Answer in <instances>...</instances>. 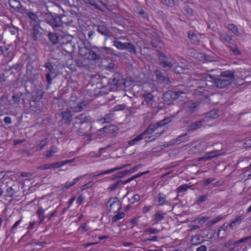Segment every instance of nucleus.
<instances>
[{"label": "nucleus", "instance_id": "nucleus-13", "mask_svg": "<svg viewBox=\"0 0 251 251\" xmlns=\"http://www.w3.org/2000/svg\"><path fill=\"white\" fill-rule=\"evenodd\" d=\"M89 103L88 100H85L78 103L76 105H72L71 108L74 112H79L82 111L84 108Z\"/></svg>", "mask_w": 251, "mask_h": 251}, {"label": "nucleus", "instance_id": "nucleus-39", "mask_svg": "<svg viewBox=\"0 0 251 251\" xmlns=\"http://www.w3.org/2000/svg\"><path fill=\"white\" fill-rule=\"evenodd\" d=\"M207 195H203L198 197L196 199V203L198 205L201 204L207 200Z\"/></svg>", "mask_w": 251, "mask_h": 251}, {"label": "nucleus", "instance_id": "nucleus-23", "mask_svg": "<svg viewBox=\"0 0 251 251\" xmlns=\"http://www.w3.org/2000/svg\"><path fill=\"white\" fill-rule=\"evenodd\" d=\"M203 122L204 121L201 120L191 124L188 126V130H193L201 128L202 126Z\"/></svg>", "mask_w": 251, "mask_h": 251}, {"label": "nucleus", "instance_id": "nucleus-30", "mask_svg": "<svg viewBox=\"0 0 251 251\" xmlns=\"http://www.w3.org/2000/svg\"><path fill=\"white\" fill-rule=\"evenodd\" d=\"M221 40L227 43H230L232 40L231 37L226 33H221L220 34Z\"/></svg>", "mask_w": 251, "mask_h": 251}, {"label": "nucleus", "instance_id": "nucleus-57", "mask_svg": "<svg viewBox=\"0 0 251 251\" xmlns=\"http://www.w3.org/2000/svg\"><path fill=\"white\" fill-rule=\"evenodd\" d=\"M185 11L189 15H191L193 14V10L192 8L188 6H186L184 7Z\"/></svg>", "mask_w": 251, "mask_h": 251}, {"label": "nucleus", "instance_id": "nucleus-59", "mask_svg": "<svg viewBox=\"0 0 251 251\" xmlns=\"http://www.w3.org/2000/svg\"><path fill=\"white\" fill-rule=\"evenodd\" d=\"M104 123H109L112 121L111 116L110 115H106L103 118Z\"/></svg>", "mask_w": 251, "mask_h": 251}, {"label": "nucleus", "instance_id": "nucleus-29", "mask_svg": "<svg viewBox=\"0 0 251 251\" xmlns=\"http://www.w3.org/2000/svg\"><path fill=\"white\" fill-rule=\"evenodd\" d=\"M117 212L118 213L116 215L112 217L111 221L112 223H115L123 219L126 215L125 213L124 212H119V211Z\"/></svg>", "mask_w": 251, "mask_h": 251}, {"label": "nucleus", "instance_id": "nucleus-54", "mask_svg": "<svg viewBox=\"0 0 251 251\" xmlns=\"http://www.w3.org/2000/svg\"><path fill=\"white\" fill-rule=\"evenodd\" d=\"M50 73L52 72H48L46 75L47 83L49 85H50L52 83V78L51 76Z\"/></svg>", "mask_w": 251, "mask_h": 251}, {"label": "nucleus", "instance_id": "nucleus-40", "mask_svg": "<svg viewBox=\"0 0 251 251\" xmlns=\"http://www.w3.org/2000/svg\"><path fill=\"white\" fill-rule=\"evenodd\" d=\"M226 216H222V215H219L216 216L215 218L211 220L210 221L211 225H214L217 224V223L221 221Z\"/></svg>", "mask_w": 251, "mask_h": 251}, {"label": "nucleus", "instance_id": "nucleus-18", "mask_svg": "<svg viewBox=\"0 0 251 251\" xmlns=\"http://www.w3.org/2000/svg\"><path fill=\"white\" fill-rule=\"evenodd\" d=\"M129 165H130V164H126V165H122V166H120V167H117L114 168L113 169H109V170H106V171L100 172V173H99V174H98L97 175H96L95 176H101V175H103L109 174L112 173H113V172H115L116 171H118V170L123 169L124 168L126 167V166H129Z\"/></svg>", "mask_w": 251, "mask_h": 251}, {"label": "nucleus", "instance_id": "nucleus-43", "mask_svg": "<svg viewBox=\"0 0 251 251\" xmlns=\"http://www.w3.org/2000/svg\"><path fill=\"white\" fill-rule=\"evenodd\" d=\"M186 135H187V134L186 133H184V134H181L180 135L178 136V137L176 138V143L180 144L181 143L184 142L188 140H189L188 138H184V137L185 136H186Z\"/></svg>", "mask_w": 251, "mask_h": 251}, {"label": "nucleus", "instance_id": "nucleus-3", "mask_svg": "<svg viewBox=\"0 0 251 251\" xmlns=\"http://www.w3.org/2000/svg\"><path fill=\"white\" fill-rule=\"evenodd\" d=\"M60 117L59 126L61 130L60 133L63 134L69 133L71 129L70 123L73 119V114L71 111L67 109L60 114Z\"/></svg>", "mask_w": 251, "mask_h": 251}, {"label": "nucleus", "instance_id": "nucleus-20", "mask_svg": "<svg viewBox=\"0 0 251 251\" xmlns=\"http://www.w3.org/2000/svg\"><path fill=\"white\" fill-rule=\"evenodd\" d=\"M221 77H226L231 80L234 78V72L231 70H226L222 72L220 75Z\"/></svg>", "mask_w": 251, "mask_h": 251}, {"label": "nucleus", "instance_id": "nucleus-33", "mask_svg": "<svg viewBox=\"0 0 251 251\" xmlns=\"http://www.w3.org/2000/svg\"><path fill=\"white\" fill-rule=\"evenodd\" d=\"M208 146L209 145H208L207 142H201L200 143L195 146L194 148H195L196 150H199V151H200L201 150H206Z\"/></svg>", "mask_w": 251, "mask_h": 251}, {"label": "nucleus", "instance_id": "nucleus-51", "mask_svg": "<svg viewBox=\"0 0 251 251\" xmlns=\"http://www.w3.org/2000/svg\"><path fill=\"white\" fill-rule=\"evenodd\" d=\"M120 181H117L114 183H112L110 185L109 187V189L110 191H113L116 189L118 186V185L120 184Z\"/></svg>", "mask_w": 251, "mask_h": 251}, {"label": "nucleus", "instance_id": "nucleus-16", "mask_svg": "<svg viewBox=\"0 0 251 251\" xmlns=\"http://www.w3.org/2000/svg\"><path fill=\"white\" fill-rule=\"evenodd\" d=\"M218 156V152L216 151H213L206 152L203 156L199 158V161H207L210 160Z\"/></svg>", "mask_w": 251, "mask_h": 251}, {"label": "nucleus", "instance_id": "nucleus-14", "mask_svg": "<svg viewBox=\"0 0 251 251\" xmlns=\"http://www.w3.org/2000/svg\"><path fill=\"white\" fill-rule=\"evenodd\" d=\"M48 22L52 27H59L61 25V18L58 16L48 17Z\"/></svg>", "mask_w": 251, "mask_h": 251}, {"label": "nucleus", "instance_id": "nucleus-31", "mask_svg": "<svg viewBox=\"0 0 251 251\" xmlns=\"http://www.w3.org/2000/svg\"><path fill=\"white\" fill-rule=\"evenodd\" d=\"M227 27L235 35H238L240 34L238 28L236 25L233 24H229L227 25Z\"/></svg>", "mask_w": 251, "mask_h": 251}, {"label": "nucleus", "instance_id": "nucleus-45", "mask_svg": "<svg viewBox=\"0 0 251 251\" xmlns=\"http://www.w3.org/2000/svg\"><path fill=\"white\" fill-rule=\"evenodd\" d=\"M218 115V111L216 109L211 110L208 113V116L212 119L216 118Z\"/></svg>", "mask_w": 251, "mask_h": 251}, {"label": "nucleus", "instance_id": "nucleus-44", "mask_svg": "<svg viewBox=\"0 0 251 251\" xmlns=\"http://www.w3.org/2000/svg\"><path fill=\"white\" fill-rule=\"evenodd\" d=\"M48 143V139L46 138L44 140H42L39 143V144L37 146V150L38 151L42 150L47 144Z\"/></svg>", "mask_w": 251, "mask_h": 251}, {"label": "nucleus", "instance_id": "nucleus-56", "mask_svg": "<svg viewBox=\"0 0 251 251\" xmlns=\"http://www.w3.org/2000/svg\"><path fill=\"white\" fill-rule=\"evenodd\" d=\"M125 106H126L124 104L116 105L114 107V110L115 111L122 110L125 108Z\"/></svg>", "mask_w": 251, "mask_h": 251}, {"label": "nucleus", "instance_id": "nucleus-11", "mask_svg": "<svg viewBox=\"0 0 251 251\" xmlns=\"http://www.w3.org/2000/svg\"><path fill=\"white\" fill-rule=\"evenodd\" d=\"M27 16L31 21V24L33 25L34 31L35 32L37 31V33H38L40 27V20L39 19L38 16L32 12H28L27 13Z\"/></svg>", "mask_w": 251, "mask_h": 251}, {"label": "nucleus", "instance_id": "nucleus-64", "mask_svg": "<svg viewBox=\"0 0 251 251\" xmlns=\"http://www.w3.org/2000/svg\"><path fill=\"white\" fill-rule=\"evenodd\" d=\"M196 251H207L206 247L204 245H201L197 249Z\"/></svg>", "mask_w": 251, "mask_h": 251}, {"label": "nucleus", "instance_id": "nucleus-46", "mask_svg": "<svg viewBox=\"0 0 251 251\" xmlns=\"http://www.w3.org/2000/svg\"><path fill=\"white\" fill-rule=\"evenodd\" d=\"M145 232L148 233L149 234H156L159 232V230L153 227H149L147 228L145 231Z\"/></svg>", "mask_w": 251, "mask_h": 251}, {"label": "nucleus", "instance_id": "nucleus-38", "mask_svg": "<svg viewBox=\"0 0 251 251\" xmlns=\"http://www.w3.org/2000/svg\"><path fill=\"white\" fill-rule=\"evenodd\" d=\"M145 101L146 103H149L153 100L154 97L151 93H147L143 95Z\"/></svg>", "mask_w": 251, "mask_h": 251}, {"label": "nucleus", "instance_id": "nucleus-53", "mask_svg": "<svg viewBox=\"0 0 251 251\" xmlns=\"http://www.w3.org/2000/svg\"><path fill=\"white\" fill-rule=\"evenodd\" d=\"M215 180V178L213 177H209L208 178L205 179L203 181V185L204 186H207L210 183H211L212 182L214 181Z\"/></svg>", "mask_w": 251, "mask_h": 251}, {"label": "nucleus", "instance_id": "nucleus-27", "mask_svg": "<svg viewBox=\"0 0 251 251\" xmlns=\"http://www.w3.org/2000/svg\"><path fill=\"white\" fill-rule=\"evenodd\" d=\"M149 173H150V171H147L143 172H141V173H138V174L133 176L131 177L128 178L126 180H125V181L124 183V184L129 183L130 181H131L132 180H134V179L139 178V177L142 176H143L144 175L149 174Z\"/></svg>", "mask_w": 251, "mask_h": 251}, {"label": "nucleus", "instance_id": "nucleus-37", "mask_svg": "<svg viewBox=\"0 0 251 251\" xmlns=\"http://www.w3.org/2000/svg\"><path fill=\"white\" fill-rule=\"evenodd\" d=\"M9 4L10 7L14 9H19L20 7V2L17 0H9Z\"/></svg>", "mask_w": 251, "mask_h": 251}, {"label": "nucleus", "instance_id": "nucleus-61", "mask_svg": "<svg viewBox=\"0 0 251 251\" xmlns=\"http://www.w3.org/2000/svg\"><path fill=\"white\" fill-rule=\"evenodd\" d=\"M132 199L133 200V202H138L140 200V196L138 194H135L132 197Z\"/></svg>", "mask_w": 251, "mask_h": 251}, {"label": "nucleus", "instance_id": "nucleus-63", "mask_svg": "<svg viewBox=\"0 0 251 251\" xmlns=\"http://www.w3.org/2000/svg\"><path fill=\"white\" fill-rule=\"evenodd\" d=\"M75 200V197L74 196L68 201V208H69L73 204Z\"/></svg>", "mask_w": 251, "mask_h": 251}, {"label": "nucleus", "instance_id": "nucleus-47", "mask_svg": "<svg viewBox=\"0 0 251 251\" xmlns=\"http://www.w3.org/2000/svg\"><path fill=\"white\" fill-rule=\"evenodd\" d=\"M127 176V171L126 170L118 172L115 175L116 178H123L124 176Z\"/></svg>", "mask_w": 251, "mask_h": 251}, {"label": "nucleus", "instance_id": "nucleus-50", "mask_svg": "<svg viewBox=\"0 0 251 251\" xmlns=\"http://www.w3.org/2000/svg\"><path fill=\"white\" fill-rule=\"evenodd\" d=\"M230 50L232 51L234 54L236 55H239L241 54V52L237 47L232 48L229 47Z\"/></svg>", "mask_w": 251, "mask_h": 251}, {"label": "nucleus", "instance_id": "nucleus-1", "mask_svg": "<svg viewBox=\"0 0 251 251\" xmlns=\"http://www.w3.org/2000/svg\"><path fill=\"white\" fill-rule=\"evenodd\" d=\"M231 83V81L228 78H217L213 75H207L204 79L197 81L196 83L197 88L193 93V97L200 100L207 99L212 94L209 89H212L214 87V85L216 87L222 89Z\"/></svg>", "mask_w": 251, "mask_h": 251}, {"label": "nucleus", "instance_id": "nucleus-15", "mask_svg": "<svg viewBox=\"0 0 251 251\" xmlns=\"http://www.w3.org/2000/svg\"><path fill=\"white\" fill-rule=\"evenodd\" d=\"M154 201L157 206H163L166 202V196L163 193H159L155 197Z\"/></svg>", "mask_w": 251, "mask_h": 251}, {"label": "nucleus", "instance_id": "nucleus-28", "mask_svg": "<svg viewBox=\"0 0 251 251\" xmlns=\"http://www.w3.org/2000/svg\"><path fill=\"white\" fill-rule=\"evenodd\" d=\"M188 36L191 42L193 44H197L200 41L198 36L194 32H189Z\"/></svg>", "mask_w": 251, "mask_h": 251}, {"label": "nucleus", "instance_id": "nucleus-21", "mask_svg": "<svg viewBox=\"0 0 251 251\" xmlns=\"http://www.w3.org/2000/svg\"><path fill=\"white\" fill-rule=\"evenodd\" d=\"M200 102V101H196L189 104L187 107L188 111L190 113L196 111L199 108Z\"/></svg>", "mask_w": 251, "mask_h": 251}, {"label": "nucleus", "instance_id": "nucleus-10", "mask_svg": "<svg viewBox=\"0 0 251 251\" xmlns=\"http://www.w3.org/2000/svg\"><path fill=\"white\" fill-rule=\"evenodd\" d=\"M114 46L119 50H128L130 52L135 53L136 49L133 44L131 43H123L120 41H115L114 42Z\"/></svg>", "mask_w": 251, "mask_h": 251}, {"label": "nucleus", "instance_id": "nucleus-26", "mask_svg": "<svg viewBox=\"0 0 251 251\" xmlns=\"http://www.w3.org/2000/svg\"><path fill=\"white\" fill-rule=\"evenodd\" d=\"M58 151V148L55 146H52L49 150L46 151V157L47 158H50Z\"/></svg>", "mask_w": 251, "mask_h": 251}, {"label": "nucleus", "instance_id": "nucleus-12", "mask_svg": "<svg viewBox=\"0 0 251 251\" xmlns=\"http://www.w3.org/2000/svg\"><path fill=\"white\" fill-rule=\"evenodd\" d=\"M154 73L156 76V80L159 83H164L168 84L170 82L169 77L164 73L158 70L154 71Z\"/></svg>", "mask_w": 251, "mask_h": 251}, {"label": "nucleus", "instance_id": "nucleus-9", "mask_svg": "<svg viewBox=\"0 0 251 251\" xmlns=\"http://www.w3.org/2000/svg\"><path fill=\"white\" fill-rule=\"evenodd\" d=\"M158 56L159 60V65L161 67L167 70H169L173 67V63L168 60V57L164 53L159 52Z\"/></svg>", "mask_w": 251, "mask_h": 251}, {"label": "nucleus", "instance_id": "nucleus-55", "mask_svg": "<svg viewBox=\"0 0 251 251\" xmlns=\"http://www.w3.org/2000/svg\"><path fill=\"white\" fill-rule=\"evenodd\" d=\"M84 200V197L81 194L80 195L78 198L76 199V202L78 205H80L83 202Z\"/></svg>", "mask_w": 251, "mask_h": 251}, {"label": "nucleus", "instance_id": "nucleus-48", "mask_svg": "<svg viewBox=\"0 0 251 251\" xmlns=\"http://www.w3.org/2000/svg\"><path fill=\"white\" fill-rule=\"evenodd\" d=\"M7 195L10 197H13L15 195V191L12 187H8L6 190Z\"/></svg>", "mask_w": 251, "mask_h": 251}, {"label": "nucleus", "instance_id": "nucleus-32", "mask_svg": "<svg viewBox=\"0 0 251 251\" xmlns=\"http://www.w3.org/2000/svg\"><path fill=\"white\" fill-rule=\"evenodd\" d=\"M187 68L182 67L180 66H176L175 69V73L178 74H185L188 72Z\"/></svg>", "mask_w": 251, "mask_h": 251}, {"label": "nucleus", "instance_id": "nucleus-22", "mask_svg": "<svg viewBox=\"0 0 251 251\" xmlns=\"http://www.w3.org/2000/svg\"><path fill=\"white\" fill-rule=\"evenodd\" d=\"M243 219V216L242 215L238 216L235 219L230 222L228 226L230 228L233 229L237 225L240 224Z\"/></svg>", "mask_w": 251, "mask_h": 251}, {"label": "nucleus", "instance_id": "nucleus-35", "mask_svg": "<svg viewBox=\"0 0 251 251\" xmlns=\"http://www.w3.org/2000/svg\"><path fill=\"white\" fill-rule=\"evenodd\" d=\"M49 38L50 42L53 44H55L58 43V36L56 33H49Z\"/></svg>", "mask_w": 251, "mask_h": 251}, {"label": "nucleus", "instance_id": "nucleus-41", "mask_svg": "<svg viewBox=\"0 0 251 251\" xmlns=\"http://www.w3.org/2000/svg\"><path fill=\"white\" fill-rule=\"evenodd\" d=\"M141 166L142 165L138 164L129 170H126V171H127V175L135 173L137 170H138L140 168Z\"/></svg>", "mask_w": 251, "mask_h": 251}, {"label": "nucleus", "instance_id": "nucleus-25", "mask_svg": "<svg viewBox=\"0 0 251 251\" xmlns=\"http://www.w3.org/2000/svg\"><path fill=\"white\" fill-rule=\"evenodd\" d=\"M44 93L40 91H37L35 95L32 96L31 101L33 102L39 101L43 98Z\"/></svg>", "mask_w": 251, "mask_h": 251}, {"label": "nucleus", "instance_id": "nucleus-19", "mask_svg": "<svg viewBox=\"0 0 251 251\" xmlns=\"http://www.w3.org/2000/svg\"><path fill=\"white\" fill-rule=\"evenodd\" d=\"M165 215V213L160 210L158 211L154 214L152 221L155 222V224H158L163 220Z\"/></svg>", "mask_w": 251, "mask_h": 251}, {"label": "nucleus", "instance_id": "nucleus-24", "mask_svg": "<svg viewBox=\"0 0 251 251\" xmlns=\"http://www.w3.org/2000/svg\"><path fill=\"white\" fill-rule=\"evenodd\" d=\"M184 92L182 91H168L164 94V96L166 97L167 95H169L172 99H176L179 98L181 94H183Z\"/></svg>", "mask_w": 251, "mask_h": 251}, {"label": "nucleus", "instance_id": "nucleus-58", "mask_svg": "<svg viewBox=\"0 0 251 251\" xmlns=\"http://www.w3.org/2000/svg\"><path fill=\"white\" fill-rule=\"evenodd\" d=\"M45 67L49 70L50 72H52V71L53 69V66L51 65V63L49 62H47L45 64Z\"/></svg>", "mask_w": 251, "mask_h": 251}, {"label": "nucleus", "instance_id": "nucleus-6", "mask_svg": "<svg viewBox=\"0 0 251 251\" xmlns=\"http://www.w3.org/2000/svg\"><path fill=\"white\" fill-rule=\"evenodd\" d=\"M152 126H149L147 129L142 132L141 134L137 135L136 137L133 138L132 140H129L128 142V144L129 146H134L135 145L137 142L139 141L142 140L143 139H145L146 142H149L151 141H152L151 138H149L148 137V133L149 131L151 130V128Z\"/></svg>", "mask_w": 251, "mask_h": 251}, {"label": "nucleus", "instance_id": "nucleus-62", "mask_svg": "<svg viewBox=\"0 0 251 251\" xmlns=\"http://www.w3.org/2000/svg\"><path fill=\"white\" fill-rule=\"evenodd\" d=\"M22 222V218H21L17 221H16L15 224L12 226L11 229H14L17 228V226L21 223Z\"/></svg>", "mask_w": 251, "mask_h": 251}, {"label": "nucleus", "instance_id": "nucleus-42", "mask_svg": "<svg viewBox=\"0 0 251 251\" xmlns=\"http://www.w3.org/2000/svg\"><path fill=\"white\" fill-rule=\"evenodd\" d=\"M209 219L207 216H202L198 217L195 219V221L197 222L199 224L202 225L204 224Z\"/></svg>", "mask_w": 251, "mask_h": 251}, {"label": "nucleus", "instance_id": "nucleus-4", "mask_svg": "<svg viewBox=\"0 0 251 251\" xmlns=\"http://www.w3.org/2000/svg\"><path fill=\"white\" fill-rule=\"evenodd\" d=\"M78 53L85 59L96 60L100 58L99 55L96 52L86 47L79 48Z\"/></svg>", "mask_w": 251, "mask_h": 251}, {"label": "nucleus", "instance_id": "nucleus-36", "mask_svg": "<svg viewBox=\"0 0 251 251\" xmlns=\"http://www.w3.org/2000/svg\"><path fill=\"white\" fill-rule=\"evenodd\" d=\"M200 235H196L192 238L191 242L194 245H198L202 241Z\"/></svg>", "mask_w": 251, "mask_h": 251}, {"label": "nucleus", "instance_id": "nucleus-49", "mask_svg": "<svg viewBox=\"0 0 251 251\" xmlns=\"http://www.w3.org/2000/svg\"><path fill=\"white\" fill-rule=\"evenodd\" d=\"M189 187L190 186L186 184L182 185L177 188V191L178 193L185 191L189 188Z\"/></svg>", "mask_w": 251, "mask_h": 251}, {"label": "nucleus", "instance_id": "nucleus-8", "mask_svg": "<svg viewBox=\"0 0 251 251\" xmlns=\"http://www.w3.org/2000/svg\"><path fill=\"white\" fill-rule=\"evenodd\" d=\"M164 125H165V123L163 122V120L155 124L149 125V126H152V127H151V130L148 132L149 138H151L152 140H154L155 139L156 137H159L161 133H160L155 132L158 127H162Z\"/></svg>", "mask_w": 251, "mask_h": 251}, {"label": "nucleus", "instance_id": "nucleus-17", "mask_svg": "<svg viewBox=\"0 0 251 251\" xmlns=\"http://www.w3.org/2000/svg\"><path fill=\"white\" fill-rule=\"evenodd\" d=\"M75 159H67L65 160L60 162H56L54 163H51V169H54V168H60L62 167V166L70 163L74 162L75 161Z\"/></svg>", "mask_w": 251, "mask_h": 251}, {"label": "nucleus", "instance_id": "nucleus-7", "mask_svg": "<svg viewBox=\"0 0 251 251\" xmlns=\"http://www.w3.org/2000/svg\"><path fill=\"white\" fill-rule=\"evenodd\" d=\"M107 204L109 205V211L117 213L122 207V203L117 197H112L109 199Z\"/></svg>", "mask_w": 251, "mask_h": 251}, {"label": "nucleus", "instance_id": "nucleus-52", "mask_svg": "<svg viewBox=\"0 0 251 251\" xmlns=\"http://www.w3.org/2000/svg\"><path fill=\"white\" fill-rule=\"evenodd\" d=\"M38 168L42 170H45L51 169V163H50V164L47 163V164H45L42 165L40 166H39L38 167Z\"/></svg>", "mask_w": 251, "mask_h": 251}, {"label": "nucleus", "instance_id": "nucleus-34", "mask_svg": "<svg viewBox=\"0 0 251 251\" xmlns=\"http://www.w3.org/2000/svg\"><path fill=\"white\" fill-rule=\"evenodd\" d=\"M97 31L103 35H107L108 31L107 27L103 25H99L97 27Z\"/></svg>", "mask_w": 251, "mask_h": 251}, {"label": "nucleus", "instance_id": "nucleus-60", "mask_svg": "<svg viewBox=\"0 0 251 251\" xmlns=\"http://www.w3.org/2000/svg\"><path fill=\"white\" fill-rule=\"evenodd\" d=\"M151 205H145L143 208L142 212L143 213H147L151 210Z\"/></svg>", "mask_w": 251, "mask_h": 251}, {"label": "nucleus", "instance_id": "nucleus-5", "mask_svg": "<svg viewBox=\"0 0 251 251\" xmlns=\"http://www.w3.org/2000/svg\"><path fill=\"white\" fill-rule=\"evenodd\" d=\"M58 207H56L53 211L50 212V214L47 217L45 215L46 209H43L42 207H39L36 212V214L39 219V224H42L46 218L48 221L51 220L52 218L56 216V214L58 212L57 209Z\"/></svg>", "mask_w": 251, "mask_h": 251}, {"label": "nucleus", "instance_id": "nucleus-2", "mask_svg": "<svg viewBox=\"0 0 251 251\" xmlns=\"http://www.w3.org/2000/svg\"><path fill=\"white\" fill-rule=\"evenodd\" d=\"M91 123L90 116L85 113L79 114L75 117V122L70 131L75 132L79 136L88 135L92 127Z\"/></svg>", "mask_w": 251, "mask_h": 251}]
</instances>
